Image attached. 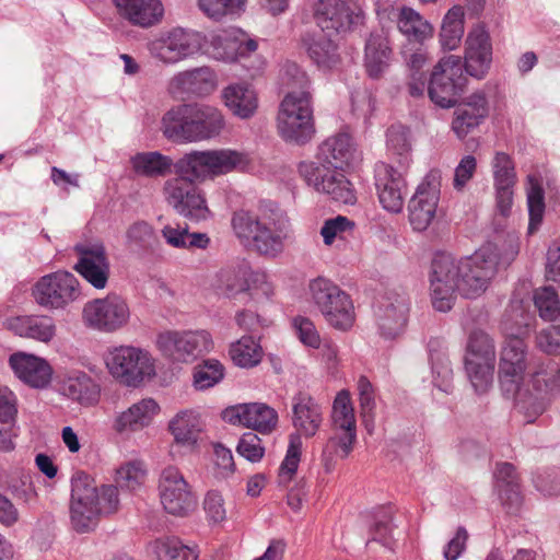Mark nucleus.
Wrapping results in <instances>:
<instances>
[{"label": "nucleus", "instance_id": "obj_41", "mask_svg": "<svg viewBox=\"0 0 560 560\" xmlns=\"http://www.w3.org/2000/svg\"><path fill=\"white\" fill-rule=\"evenodd\" d=\"M130 164L138 176L149 178L165 176L175 165L170 156L159 151L139 152L131 156Z\"/></svg>", "mask_w": 560, "mask_h": 560}, {"label": "nucleus", "instance_id": "obj_13", "mask_svg": "<svg viewBox=\"0 0 560 560\" xmlns=\"http://www.w3.org/2000/svg\"><path fill=\"white\" fill-rule=\"evenodd\" d=\"M105 363L110 375L129 387H137L145 377L154 375V362L150 353L132 346L109 350Z\"/></svg>", "mask_w": 560, "mask_h": 560}, {"label": "nucleus", "instance_id": "obj_1", "mask_svg": "<svg viewBox=\"0 0 560 560\" xmlns=\"http://www.w3.org/2000/svg\"><path fill=\"white\" fill-rule=\"evenodd\" d=\"M498 256L490 246L459 260L451 254L438 253L432 259L430 272L431 301L434 310H452L456 291L466 299L481 295L497 272Z\"/></svg>", "mask_w": 560, "mask_h": 560}, {"label": "nucleus", "instance_id": "obj_20", "mask_svg": "<svg viewBox=\"0 0 560 560\" xmlns=\"http://www.w3.org/2000/svg\"><path fill=\"white\" fill-rule=\"evenodd\" d=\"M527 369V345L524 339L506 337L500 353L499 384L506 397L514 396L524 380Z\"/></svg>", "mask_w": 560, "mask_h": 560}, {"label": "nucleus", "instance_id": "obj_27", "mask_svg": "<svg viewBox=\"0 0 560 560\" xmlns=\"http://www.w3.org/2000/svg\"><path fill=\"white\" fill-rule=\"evenodd\" d=\"M393 60V48L388 31L375 30L369 34L364 45V68L371 79H381Z\"/></svg>", "mask_w": 560, "mask_h": 560}, {"label": "nucleus", "instance_id": "obj_44", "mask_svg": "<svg viewBox=\"0 0 560 560\" xmlns=\"http://www.w3.org/2000/svg\"><path fill=\"white\" fill-rule=\"evenodd\" d=\"M386 148L401 170H406L411 161V143L409 130L400 125H392L386 131Z\"/></svg>", "mask_w": 560, "mask_h": 560}, {"label": "nucleus", "instance_id": "obj_32", "mask_svg": "<svg viewBox=\"0 0 560 560\" xmlns=\"http://www.w3.org/2000/svg\"><path fill=\"white\" fill-rule=\"evenodd\" d=\"M118 14L143 28L158 24L164 15L161 0H113Z\"/></svg>", "mask_w": 560, "mask_h": 560}, {"label": "nucleus", "instance_id": "obj_12", "mask_svg": "<svg viewBox=\"0 0 560 560\" xmlns=\"http://www.w3.org/2000/svg\"><path fill=\"white\" fill-rule=\"evenodd\" d=\"M167 179L164 184V195L167 203L175 212L192 222L205 221L211 217L202 190L195 184L200 180L186 174Z\"/></svg>", "mask_w": 560, "mask_h": 560}, {"label": "nucleus", "instance_id": "obj_60", "mask_svg": "<svg viewBox=\"0 0 560 560\" xmlns=\"http://www.w3.org/2000/svg\"><path fill=\"white\" fill-rule=\"evenodd\" d=\"M533 482L537 491L541 492L544 495H559L560 468H546L538 471Z\"/></svg>", "mask_w": 560, "mask_h": 560}, {"label": "nucleus", "instance_id": "obj_18", "mask_svg": "<svg viewBox=\"0 0 560 560\" xmlns=\"http://www.w3.org/2000/svg\"><path fill=\"white\" fill-rule=\"evenodd\" d=\"M201 33L174 27L149 44L151 55L160 61L174 65L198 54L203 45Z\"/></svg>", "mask_w": 560, "mask_h": 560}, {"label": "nucleus", "instance_id": "obj_47", "mask_svg": "<svg viewBox=\"0 0 560 560\" xmlns=\"http://www.w3.org/2000/svg\"><path fill=\"white\" fill-rule=\"evenodd\" d=\"M393 517L394 510L392 505L380 506L374 511L373 523L369 529L371 539L368 540L366 545L371 541H376L386 548H392L393 530L395 527Z\"/></svg>", "mask_w": 560, "mask_h": 560}, {"label": "nucleus", "instance_id": "obj_62", "mask_svg": "<svg viewBox=\"0 0 560 560\" xmlns=\"http://www.w3.org/2000/svg\"><path fill=\"white\" fill-rule=\"evenodd\" d=\"M476 170V158L471 154L463 156L454 171L453 187L457 191L463 190L467 183L474 177Z\"/></svg>", "mask_w": 560, "mask_h": 560}, {"label": "nucleus", "instance_id": "obj_24", "mask_svg": "<svg viewBox=\"0 0 560 560\" xmlns=\"http://www.w3.org/2000/svg\"><path fill=\"white\" fill-rule=\"evenodd\" d=\"M402 171L385 162L375 164L374 179L378 200L382 207L392 213H399L405 203L407 183Z\"/></svg>", "mask_w": 560, "mask_h": 560}, {"label": "nucleus", "instance_id": "obj_28", "mask_svg": "<svg viewBox=\"0 0 560 560\" xmlns=\"http://www.w3.org/2000/svg\"><path fill=\"white\" fill-rule=\"evenodd\" d=\"M217 88V74L209 67H199L178 72L170 82L174 94L205 97Z\"/></svg>", "mask_w": 560, "mask_h": 560}, {"label": "nucleus", "instance_id": "obj_48", "mask_svg": "<svg viewBox=\"0 0 560 560\" xmlns=\"http://www.w3.org/2000/svg\"><path fill=\"white\" fill-rule=\"evenodd\" d=\"M153 551L158 560H197L196 547L183 544L177 537H165L153 542Z\"/></svg>", "mask_w": 560, "mask_h": 560}, {"label": "nucleus", "instance_id": "obj_30", "mask_svg": "<svg viewBox=\"0 0 560 560\" xmlns=\"http://www.w3.org/2000/svg\"><path fill=\"white\" fill-rule=\"evenodd\" d=\"M4 327L15 336L48 343L56 336L55 319L48 315H19L4 320Z\"/></svg>", "mask_w": 560, "mask_h": 560}, {"label": "nucleus", "instance_id": "obj_6", "mask_svg": "<svg viewBox=\"0 0 560 560\" xmlns=\"http://www.w3.org/2000/svg\"><path fill=\"white\" fill-rule=\"evenodd\" d=\"M231 228L241 245L271 258L283 252L289 233L284 214L279 209L265 207L257 211H234Z\"/></svg>", "mask_w": 560, "mask_h": 560}, {"label": "nucleus", "instance_id": "obj_61", "mask_svg": "<svg viewBox=\"0 0 560 560\" xmlns=\"http://www.w3.org/2000/svg\"><path fill=\"white\" fill-rule=\"evenodd\" d=\"M299 340L306 347L318 349L320 337L314 323L304 316H296L292 320Z\"/></svg>", "mask_w": 560, "mask_h": 560}, {"label": "nucleus", "instance_id": "obj_7", "mask_svg": "<svg viewBox=\"0 0 560 560\" xmlns=\"http://www.w3.org/2000/svg\"><path fill=\"white\" fill-rule=\"evenodd\" d=\"M224 128L223 113L206 103L174 105L163 114L160 126L165 139L179 144L213 140Z\"/></svg>", "mask_w": 560, "mask_h": 560}, {"label": "nucleus", "instance_id": "obj_34", "mask_svg": "<svg viewBox=\"0 0 560 560\" xmlns=\"http://www.w3.org/2000/svg\"><path fill=\"white\" fill-rule=\"evenodd\" d=\"M225 107L240 119H249L258 108L256 91L246 83H232L221 92Z\"/></svg>", "mask_w": 560, "mask_h": 560}, {"label": "nucleus", "instance_id": "obj_64", "mask_svg": "<svg viewBox=\"0 0 560 560\" xmlns=\"http://www.w3.org/2000/svg\"><path fill=\"white\" fill-rule=\"evenodd\" d=\"M203 509L208 520L212 523H220L226 517L224 500L221 493L215 490H211L206 494Z\"/></svg>", "mask_w": 560, "mask_h": 560}, {"label": "nucleus", "instance_id": "obj_45", "mask_svg": "<svg viewBox=\"0 0 560 560\" xmlns=\"http://www.w3.org/2000/svg\"><path fill=\"white\" fill-rule=\"evenodd\" d=\"M464 36V11L460 7L451 8L444 15L441 31L440 44L443 50L456 49Z\"/></svg>", "mask_w": 560, "mask_h": 560}, {"label": "nucleus", "instance_id": "obj_46", "mask_svg": "<svg viewBox=\"0 0 560 560\" xmlns=\"http://www.w3.org/2000/svg\"><path fill=\"white\" fill-rule=\"evenodd\" d=\"M229 354L235 365L249 369L260 363L262 348L254 337L244 336L231 345Z\"/></svg>", "mask_w": 560, "mask_h": 560}, {"label": "nucleus", "instance_id": "obj_55", "mask_svg": "<svg viewBox=\"0 0 560 560\" xmlns=\"http://www.w3.org/2000/svg\"><path fill=\"white\" fill-rule=\"evenodd\" d=\"M534 303L545 320H555L560 314V301L552 287H544L535 291Z\"/></svg>", "mask_w": 560, "mask_h": 560}, {"label": "nucleus", "instance_id": "obj_38", "mask_svg": "<svg viewBox=\"0 0 560 560\" xmlns=\"http://www.w3.org/2000/svg\"><path fill=\"white\" fill-rule=\"evenodd\" d=\"M18 409L15 396L7 387H0V451L10 452L14 448V438L19 428L15 425Z\"/></svg>", "mask_w": 560, "mask_h": 560}, {"label": "nucleus", "instance_id": "obj_43", "mask_svg": "<svg viewBox=\"0 0 560 560\" xmlns=\"http://www.w3.org/2000/svg\"><path fill=\"white\" fill-rule=\"evenodd\" d=\"M246 276L247 268L244 266H228L221 268L215 275L213 288L219 294L225 298H234L238 293L247 291L248 283Z\"/></svg>", "mask_w": 560, "mask_h": 560}, {"label": "nucleus", "instance_id": "obj_33", "mask_svg": "<svg viewBox=\"0 0 560 560\" xmlns=\"http://www.w3.org/2000/svg\"><path fill=\"white\" fill-rule=\"evenodd\" d=\"M9 364L16 377L35 388L47 386L51 378V369L46 360L18 352L10 357Z\"/></svg>", "mask_w": 560, "mask_h": 560}, {"label": "nucleus", "instance_id": "obj_23", "mask_svg": "<svg viewBox=\"0 0 560 560\" xmlns=\"http://www.w3.org/2000/svg\"><path fill=\"white\" fill-rule=\"evenodd\" d=\"M74 252L79 256L74 270L94 289L106 288L110 275V262L104 244H77Z\"/></svg>", "mask_w": 560, "mask_h": 560}, {"label": "nucleus", "instance_id": "obj_35", "mask_svg": "<svg viewBox=\"0 0 560 560\" xmlns=\"http://www.w3.org/2000/svg\"><path fill=\"white\" fill-rule=\"evenodd\" d=\"M159 410L160 407L154 399H141L116 417L114 428L118 432L141 430L151 423Z\"/></svg>", "mask_w": 560, "mask_h": 560}, {"label": "nucleus", "instance_id": "obj_42", "mask_svg": "<svg viewBox=\"0 0 560 560\" xmlns=\"http://www.w3.org/2000/svg\"><path fill=\"white\" fill-rule=\"evenodd\" d=\"M429 358L431 362L433 385L439 390L450 394L453 389V370L450 360L441 350V342L438 339L429 341Z\"/></svg>", "mask_w": 560, "mask_h": 560}, {"label": "nucleus", "instance_id": "obj_8", "mask_svg": "<svg viewBox=\"0 0 560 560\" xmlns=\"http://www.w3.org/2000/svg\"><path fill=\"white\" fill-rule=\"evenodd\" d=\"M247 155L232 149L191 150L175 162V174H186L205 180L244 168Z\"/></svg>", "mask_w": 560, "mask_h": 560}, {"label": "nucleus", "instance_id": "obj_49", "mask_svg": "<svg viewBox=\"0 0 560 560\" xmlns=\"http://www.w3.org/2000/svg\"><path fill=\"white\" fill-rule=\"evenodd\" d=\"M527 180L528 234H533L539 229L542 222L545 213V191L541 184L534 175H528Z\"/></svg>", "mask_w": 560, "mask_h": 560}, {"label": "nucleus", "instance_id": "obj_3", "mask_svg": "<svg viewBox=\"0 0 560 560\" xmlns=\"http://www.w3.org/2000/svg\"><path fill=\"white\" fill-rule=\"evenodd\" d=\"M492 62L491 38L483 25L475 26L467 35L464 69L476 79H483ZM465 77L460 59L448 56L434 67L428 85L430 100L442 108L454 107L463 92Z\"/></svg>", "mask_w": 560, "mask_h": 560}, {"label": "nucleus", "instance_id": "obj_50", "mask_svg": "<svg viewBox=\"0 0 560 560\" xmlns=\"http://www.w3.org/2000/svg\"><path fill=\"white\" fill-rule=\"evenodd\" d=\"M158 242L159 238L153 226L145 221H137L126 231V244L135 252H150Z\"/></svg>", "mask_w": 560, "mask_h": 560}, {"label": "nucleus", "instance_id": "obj_53", "mask_svg": "<svg viewBox=\"0 0 560 560\" xmlns=\"http://www.w3.org/2000/svg\"><path fill=\"white\" fill-rule=\"evenodd\" d=\"M301 435L299 433L290 434L287 454L279 468V479L281 483L289 482L296 472L301 458Z\"/></svg>", "mask_w": 560, "mask_h": 560}, {"label": "nucleus", "instance_id": "obj_59", "mask_svg": "<svg viewBox=\"0 0 560 560\" xmlns=\"http://www.w3.org/2000/svg\"><path fill=\"white\" fill-rule=\"evenodd\" d=\"M361 415L365 422L372 421L374 418L375 390L372 383L364 375H361L357 383Z\"/></svg>", "mask_w": 560, "mask_h": 560}, {"label": "nucleus", "instance_id": "obj_22", "mask_svg": "<svg viewBox=\"0 0 560 560\" xmlns=\"http://www.w3.org/2000/svg\"><path fill=\"white\" fill-rule=\"evenodd\" d=\"M130 313L124 299L108 295L85 304L83 318L85 323L101 331L112 332L127 324Z\"/></svg>", "mask_w": 560, "mask_h": 560}, {"label": "nucleus", "instance_id": "obj_14", "mask_svg": "<svg viewBox=\"0 0 560 560\" xmlns=\"http://www.w3.org/2000/svg\"><path fill=\"white\" fill-rule=\"evenodd\" d=\"M156 347L161 353L173 362L192 363L213 348L209 331L165 330L158 335Z\"/></svg>", "mask_w": 560, "mask_h": 560}, {"label": "nucleus", "instance_id": "obj_9", "mask_svg": "<svg viewBox=\"0 0 560 560\" xmlns=\"http://www.w3.org/2000/svg\"><path fill=\"white\" fill-rule=\"evenodd\" d=\"M534 392H516V409L524 415L527 423H533L545 412L551 399L560 393V365L553 360L541 363L530 376Z\"/></svg>", "mask_w": 560, "mask_h": 560}, {"label": "nucleus", "instance_id": "obj_37", "mask_svg": "<svg viewBox=\"0 0 560 560\" xmlns=\"http://www.w3.org/2000/svg\"><path fill=\"white\" fill-rule=\"evenodd\" d=\"M62 394L83 406L95 405L101 395L100 385L85 372H74L62 383Z\"/></svg>", "mask_w": 560, "mask_h": 560}, {"label": "nucleus", "instance_id": "obj_19", "mask_svg": "<svg viewBox=\"0 0 560 560\" xmlns=\"http://www.w3.org/2000/svg\"><path fill=\"white\" fill-rule=\"evenodd\" d=\"M316 24L327 35L346 34L364 24V11L345 0H319L315 9Z\"/></svg>", "mask_w": 560, "mask_h": 560}, {"label": "nucleus", "instance_id": "obj_11", "mask_svg": "<svg viewBox=\"0 0 560 560\" xmlns=\"http://www.w3.org/2000/svg\"><path fill=\"white\" fill-rule=\"evenodd\" d=\"M332 425L341 433L331 436L323 448L322 462L326 472H331L336 458H346L352 451L357 439V423L350 395L347 390L337 394L332 410Z\"/></svg>", "mask_w": 560, "mask_h": 560}, {"label": "nucleus", "instance_id": "obj_16", "mask_svg": "<svg viewBox=\"0 0 560 560\" xmlns=\"http://www.w3.org/2000/svg\"><path fill=\"white\" fill-rule=\"evenodd\" d=\"M35 302L49 311L65 310L81 298L80 282L77 277L65 270H58L40 277L33 288Z\"/></svg>", "mask_w": 560, "mask_h": 560}, {"label": "nucleus", "instance_id": "obj_5", "mask_svg": "<svg viewBox=\"0 0 560 560\" xmlns=\"http://www.w3.org/2000/svg\"><path fill=\"white\" fill-rule=\"evenodd\" d=\"M282 82L290 91L280 104L279 132L288 142L304 144L315 132L308 77L296 63H288Z\"/></svg>", "mask_w": 560, "mask_h": 560}, {"label": "nucleus", "instance_id": "obj_2", "mask_svg": "<svg viewBox=\"0 0 560 560\" xmlns=\"http://www.w3.org/2000/svg\"><path fill=\"white\" fill-rule=\"evenodd\" d=\"M145 476L147 469L142 462H128L117 469L115 486L104 485L98 488L90 475L77 471L71 478L70 501V520L74 530L92 532L100 516L118 511V488L135 491L143 485Z\"/></svg>", "mask_w": 560, "mask_h": 560}, {"label": "nucleus", "instance_id": "obj_58", "mask_svg": "<svg viewBox=\"0 0 560 560\" xmlns=\"http://www.w3.org/2000/svg\"><path fill=\"white\" fill-rule=\"evenodd\" d=\"M209 55L220 61H237V40L226 36L214 35L210 42Z\"/></svg>", "mask_w": 560, "mask_h": 560}, {"label": "nucleus", "instance_id": "obj_51", "mask_svg": "<svg viewBox=\"0 0 560 560\" xmlns=\"http://www.w3.org/2000/svg\"><path fill=\"white\" fill-rule=\"evenodd\" d=\"M224 377V366L215 359H208L194 368L192 384L198 390L209 389Z\"/></svg>", "mask_w": 560, "mask_h": 560}, {"label": "nucleus", "instance_id": "obj_21", "mask_svg": "<svg viewBox=\"0 0 560 560\" xmlns=\"http://www.w3.org/2000/svg\"><path fill=\"white\" fill-rule=\"evenodd\" d=\"M441 194V172L431 170L418 185L408 203L409 222L413 230L424 231L432 223Z\"/></svg>", "mask_w": 560, "mask_h": 560}, {"label": "nucleus", "instance_id": "obj_57", "mask_svg": "<svg viewBox=\"0 0 560 560\" xmlns=\"http://www.w3.org/2000/svg\"><path fill=\"white\" fill-rule=\"evenodd\" d=\"M236 452L250 463H258L265 455V446L260 438L255 432L244 433L237 443Z\"/></svg>", "mask_w": 560, "mask_h": 560}, {"label": "nucleus", "instance_id": "obj_39", "mask_svg": "<svg viewBox=\"0 0 560 560\" xmlns=\"http://www.w3.org/2000/svg\"><path fill=\"white\" fill-rule=\"evenodd\" d=\"M397 30L405 36L407 44H424L432 38L433 26L418 11L401 5Z\"/></svg>", "mask_w": 560, "mask_h": 560}, {"label": "nucleus", "instance_id": "obj_15", "mask_svg": "<svg viewBox=\"0 0 560 560\" xmlns=\"http://www.w3.org/2000/svg\"><path fill=\"white\" fill-rule=\"evenodd\" d=\"M495 364L493 340L483 331L469 336L465 370L477 394H483L492 385Z\"/></svg>", "mask_w": 560, "mask_h": 560}, {"label": "nucleus", "instance_id": "obj_4", "mask_svg": "<svg viewBox=\"0 0 560 560\" xmlns=\"http://www.w3.org/2000/svg\"><path fill=\"white\" fill-rule=\"evenodd\" d=\"M355 149L346 132L328 137L318 147V162H301L299 173L316 191L328 195L332 200L353 205L357 200L351 183L338 170L348 166Z\"/></svg>", "mask_w": 560, "mask_h": 560}, {"label": "nucleus", "instance_id": "obj_52", "mask_svg": "<svg viewBox=\"0 0 560 560\" xmlns=\"http://www.w3.org/2000/svg\"><path fill=\"white\" fill-rule=\"evenodd\" d=\"M247 0H198L199 9L214 21L244 12Z\"/></svg>", "mask_w": 560, "mask_h": 560}, {"label": "nucleus", "instance_id": "obj_31", "mask_svg": "<svg viewBox=\"0 0 560 560\" xmlns=\"http://www.w3.org/2000/svg\"><path fill=\"white\" fill-rule=\"evenodd\" d=\"M323 422V408L307 392L292 397V424L304 436H314Z\"/></svg>", "mask_w": 560, "mask_h": 560}, {"label": "nucleus", "instance_id": "obj_29", "mask_svg": "<svg viewBox=\"0 0 560 560\" xmlns=\"http://www.w3.org/2000/svg\"><path fill=\"white\" fill-rule=\"evenodd\" d=\"M488 100L483 91H477L465 98L455 109L452 130L458 139H464L488 116Z\"/></svg>", "mask_w": 560, "mask_h": 560}, {"label": "nucleus", "instance_id": "obj_10", "mask_svg": "<svg viewBox=\"0 0 560 560\" xmlns=\"http://www.w3.org/2000/svg\"><path fill=\"white\" fill-rule=\"evenodd\" d=\"M308 292L314 306L330 327L346 331L353 326L355 315L351 296L332 280L317 277L310 281Z\"/></svg>", "mask_w": 560, "mask_h": 560}, {"label": "nucleus", "instance_id": "obj_63", "mask_svg": "<svg viewBox=\"0 0 560 560\" xmlns=\"http://www.w3.org/2000/svg\"><path fill=\"white\" fill-rule=\"evenodd\" d=\"M424 44H406L401 48V56L411 73H423L421 70L427 61Z\"/></svg>", "mask_w": 560, "mask_h": 560}, {"label": "nucleus", "instance_id": "obj_26", "mask_svg": "<svg viewBox=\"0 0 560 560\" xmlns=\"http://www.w3.org/2000/svg\"><path fill=\"white\" fill-rule=\"evenodd\" d=\"M409 301L405 293L387 292L378 302L375 319L380 334L385 339L399 336L407 324Z\"/></svg>", "mask_w": 560, "mask_h": 560}, {"label": "nucleus", "instance_id": "obj_36", "mask_svg": "<svg viewBox=\"0 0 560 560\" xmlns=\"http://www.w3.org/2000/svg\"><path fill=\"white\" fill-rule=\"evenodd\" d=\"M325 32L306 33L302 43L308 57L319 68L330 69L337 65L339 56L337 54V45Z\"/></svg>", "mask_w": 560, "mask_h": 560}, {"label": "nucleus", "instance_id": "obj_25", "mask_svg": "<svg viewBox=\"0 0 560 560\" xmlns=\"http://www.w3.org/2000/svg\"><path fill=\"white\" fill-rule=\"evenodd\" d=\"M222 418L231 424H241L261 434L271 433L279 420L276 409L264 402L230 406L223 410Z\"/></svg>", "mask_w": 560, "mask_h": 560}, {"label": "nucleus", "instance_id": "obj_54", "mask_svg": "<svg viewBox=\"0 0 560 560\" xmlns=\"http://www.w3.org/2000/svg\"><path fill=\"white\" fill-rule=\"evenodd\" d=\"M355 228V223L343 215H337L325 220L320 235L325 245H331L336 238L347 240L351 236Z\"/></svg>", "mask_w": 560, "mask_h": 560}, {"label": "nucleus", "instance_id": "obj_56", "mask_svg": "<svg viewBox=\"0 0 560 560\" xmlns=\"http://www.w3.org/2000/svg\"><path fill=\"white\" fill-rule=\"evenodd\" d=\"M494 186H514L516 183L515 166L512 158L505 152H495L492 160Z\"/></svg>", "mask_w": 560, "mask_h": 560}, {"label": "nucleus", "instance_id": "obj_40", "mask_svg": "<svg viewBox=\"0 0 560 560\" xmlns=\"http://www.w3.org/2000/svg\"><path fill=\"white\" fill-rule=\"evenodd\" d=\"M170 431L177 444L194 447L202 430L199 415L194 410H182L170 421Z\"/></svg>", "mask_w": 560, "mask_h": 560}, {"label": "nucleus", "instance_id": "obj_17", "mask_svg": "<svg viewBox=\"0 0 560 560\" xmlns=\"http://www.w3.org/2000/svg\"><path fill=\"white\" fill-rule=\"evenodd\" d=\"M159 494L163 509L174 516H188L198 506L197 494L175 466H167L161 471Z\"/></svg>", "mask_w": 560, "mask_h": 560}]
</instances>
